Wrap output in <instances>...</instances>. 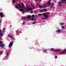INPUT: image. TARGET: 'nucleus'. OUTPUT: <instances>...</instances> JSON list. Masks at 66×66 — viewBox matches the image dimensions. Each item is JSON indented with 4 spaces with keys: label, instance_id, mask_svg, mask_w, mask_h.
Instances as JSON below:
<instances>
[{
    "label": "nucleus",
    "instance_id": "1",
    "mask_svg": "<svg viewBox=\"0 0 66 66\" xmlns=\"http://www.w3.org/2000/svg\"><path fill=\"white\" fill-rule=\"evenodd\" d=\"M49 6H50L51 5V2H49V1H48L47 2V5H46V4H44V5H43L42 6H41L40 5H39V7L40 8H44V7H47L48 5Z\"/></svg>",
    "mask_w": 66,
    "mask_h": 66
},
{
    "label": "nucleus",
    "instance_id": "2",
    "mask_svg": "<svg viewBox=\"0 0 66 66\" xmlns=\"http://www.w3.org/2000/svg\"><path fill=\"white\" fill-rule=\"evenodd\" d=\"M21 3L22 4L21 6L20 4V3H19L18 5V4H16V5L15 8L17 9H18L19 8L24 9V7L23 3L22 2H21Z\"/></svg>",
    "mask_w": 66,
    "mask_h": 66
},
{
    "label": "nucleus",
    "instance_id": "3",
    "mask_svg": "<svg viewBox=\"0 0 66 66\" xmlns=\"http://www.w3.org/2000/svg\"><path fill=\"white\" fill-rule=\"evenodd\" d=\"M42 15H43L44 17H45L46 19H47L48 17L47 13H44L42 14Z\"/></svg>",
    "mask_w": 66,
    "mask_h": 66
},
{
    "label": "nucleus",
    "instance_id": "4",
    "mask_svg": "<svg viewBox=\"0 0 66 66\" xmlns=\"http://www.w3.org/2000/svg\"><path fill=\"white\" fill-rule=\"evenodd\" d=\"M51 50H52V51H54V52H60V51H61V50H55L54 48H50Z\"/></svg>",
    "mask_w": 66,
    "mask_h": 66
},
{
    "label": "nucleus",
    "instance_id": "5",
    "mask_svg": "<svg viewBox=\"0 0 66 66\" xmlns=\"http://www.w3.org/2000/svg\"><path fill=\"white\" fill-rule=\"evenodd\" d=\"M13 44V41H11L10 42V43L9 45V47H12Z\"/></svg>",
    "mask_w": 66,
    "mask_h": 66
},
{
    "label": "nucleus",
    "instance_id": "6",
    "mask_svg": "<svg viewBox=\"0 0 66 66\" xmlns=\"http://www.w3.org/2000/svg\"><path fill=\"white\" fill-rule=\"evenodd\" d=\"M32 10V9H26V12H29V11H31Z\"/></svg>",
    "mask_w": 66,
    "mask_h": 66
},
{
    "label": "nucleus",
    "instance_id": "7",
    "mask_svg": "<svg viewBox=\"0 0 66 66\" xmlns=\"http://www.w3.org/2000/svg\"><path fill=\"white\" fill-rule=\"evenodd\" d=\"M20 12L22 11V13L23 14H24L25 13V11L23 9H20Z\"/></svg>",
    "mask_w": 66,
    "mask_h": 66
},
{
    "label": "nucleus",
    "instance_id": "8",
    "mask_svg": "<svg viewBox=\"0 0 66 66\" xmlns=\"http://www.w3.org/2000/svg\"><path fill=\"white\" fill-rule=\"evenodd\" d=\"M0 15L1 17L2 18L4 16L3 15V13H2V12H1L0 13Z\"/></svg>",
    "mask_w": 66,
    "mask_h": 66
},
{
    "label": "nucleus",
    "instance_id": "9",
    "mask_svg": "<svg viewBox=\"0 0 66 66\" xmlns=\"http://www.w3.org/2000/svg\"><path fill=\"white\" fill-rule=\"evenodd\" d=\"M5 45L4 44H3V43L1 45L0 44V46L1 47H3Z\"/></svg>",
    "mask_w": 66,
    "mask_h": 66
},
{
    "label": "nucleus",
    "instance_id": "10",
    "mask_svg": "<svg viewBox=\"0 0 66 66\" xmlns=\"http://www.w3.org/2000/svg\"><path fill=\"white\" fill-rule=\"evenodd\" d=\"M56 31L58 32H61V30L60 29H58L56 30Z\"/></svg>",
    "mask_w": 66,
    "mask_h": 66
},
{
    "label": "nucleus",
    "instance_id": "11",
    "mask_svg": "<svg viewBox=\"0 0 66 66\" xmlns=\"http://www.w3.org/2000/svg\"><path fill=\"white\" fill-rule=\"evenodd\" d=\"M31 18V15H29L28 16H27V18L28 19H30Z\"/></svg>",
    "mask_w": 66,
    "mask_h": 66
},
{
    "label": "nucleus",
    "instance_id": "12",
    "mask_svg": "<svg viewBox=\"0 0 66 66\" xmlns=\"http://www.w3.org/2000/svg\"><path fill=\"white\" fill-rule=\"evenodd\" d=\"M62 4H61V2H59L58 3V5L59 6H60Z\"/></svg>",
    "mask_w": 66,
    "mask_h": 66
},
{
    "label": "nucleus",
    "instance_id": "13",
    "mask_svg": "<svg viewBox=\"0 0 66 66\" xmlns=\"http://www.w3.org/2000/svg\"><path fill=\"white\" fill-rule=\"evenodd\" d=\"M54 5V3H52L51 5V9H52L53 5Z\"/></svg>",
    "mask_w": 66,
    "mask_h": 66
},
{
    "label": "nucleus",
    "instance_id": "14",
    "mask_svg": "<svg viewBox=\"0 0 66 66\" xmlns=\"http://www.w3.org/2000/svg\"><path fill=\"white\" fill-rule=\"evenodd\" d=\"M1 29L0 28V36H3V33L1 34H0L1 32Z\"/></svg>",
    "mask_w": 66,
    "mask_h": 66
},
{
    "label": "nucleus",
    "instance_id": "15",
    "mask_svg": "<svg viewBox=\"0 0 66 66\" xmlns=\"http://www.w3.org/2000/svg\"><path fill=\"white\" fill-rule=\"evenodd\" d=\"M64 54V52H60V53H59L60 54Z\"/></svg>",
    "mask_w": 66,
    "mask_h": 66
},
{
    "label": "nucleus",
    "instance_id": "16",
    "mask_svg": "<svg viewBox=\"0 0 66 66\" xmlns=\"http://www.w3.org/2000/svg\"><path fill=\"white\" fill-rule=\"evenodd\" d=\"M35 20V18H31V20L32 21H34V20Z\"/></svg>",
    "mask_w": 66,
    "mask_h": 66
},
{
    "label": "nucleus",
    "instance_id": "17",
    "mask_svg": "<svg viewBox=\"0 0 66 66\" xmlns=\"http://www.w3.org/2000/svg\"><path fill=\"white\" fill-rule=\"evenodd\" d=\"M17 33H18V34H19V33H21V31L20 30H19V31H17L16 32Z\"/></svg>",
    "mask_w": 66,
    "mask_h": 66
},
{
    "label": "nucleus",
    "instance_id": "18",
    "mask_svg": "<svg viewBox=\"0 0 66 66\" xmlns=\"http://www.w3.org/2000/svg\"><path fill=\"white\" fill-rule=\"evenodd\" d=\"M66 0H62V3H64V2Z\"/></svg>",
    "mask_w": 66,
    "mask_h": 66
},
{
    "label": "nucleus",
    "instance_id": "19",
    "mask_svg": "<svg viewBox=\"0 0 66 66\" xmlns=\"http://www.w3.org/2000/svg\"><path fill=\"white\" fill-rule=\"evenodd\" d=\"M64 23L63 22V23H60V25H61V26H62L63 25H64Z\"/></svg>",
    "mask_w": 66,
    "mask_h": 66
},
{
    "label": "nucleus",
    "instance_id": "20",
    "mask_svg": "<svg viewBox=\"0 0 66 66\" xmlns=\"http://www.w3.org/2000/svg\"><path fill=\"white\" fill-rule=\"evenodd\" d=\"M47 50H43V52H44V53H45L46 52H47Z\"/></svg>",
    "mask_w": 66,
    "mask_h": 66
},
{
    "label": "nucleus",
    "instance_id": "21",
    "mask_svg": "<svg viewBox=\"0 0 66 66\" xmlns=\"http://www.w3.org/2000/svg\"><path fill=\"white\" fill-rule=\"evenodd\" d=\"M47 11V10L46 9H44V12H46Z\"/></svg>",
    "mask_w": 66,
    "mask_h": 66
},
{
    "label": "nucleus",
    "instance_id": "22",
    "mask_svg": "<svg viewBox=\"0 0 66 66\" xmlns=\"http://www.w3.org/2000/svg\"><path fill=\"white\" fill-rule=\"evenodd\" d=\"M35 15L34 14H33L32 15V18H35Z\"/></svg>",
    "mask_w": 66,
    "mask_h": 66
},
{
    "label": "nucleus",
    "instance_id": "23",
    "mask_svg": "<svg viewBox=\"0 0 66 66\" xmlns=\"http://www.w3.org/2000/svg\"><path fill=\"white\" fill-rule=\"evenodd\" d=\"M26 17H22V19H23V18L24 19V20H26V19H25V18H26Z\"/></svg>",
    "mask_w": 66,
    "mask_h": 66
},
{
    "label": "nucleus",
    "instance_id": "24",
    "mask_svg": "<svg viewBox=\"0 0 66 66\" xmlns=\"http://www.w3.org/2000/svg\"><path fill=\"white\" fill-rule=\"evenodd\" d=\"M8 36H9V38H11L12 37V35L10 36V34L8 35Z\"/></svg>",
    "mask_w": 66,
    "mask_h": 66
},
{
    "label": "nucleus",
    "instance_id": "25",
    "mask_svg": "<svg viewBox=\"0 0 66 66\" xmlns=\"http://www.w3.org/2000/svg\"><path fill=\"white\" fill-rule=\"evenodd\" d=\"M3 42L2 41L0 40V44H1L0 45H1L2 44Z\"/></svg>",
    "mask_w": 66,
    "mask_h": 66
},
{
    "label": "nucleus",
    "instance_id": "26",
    "mask_svg": "<svg viewBox=\"0 0 66 66\" xmlns=\"http://www.w3.org/2000/svg\"><path fill=\"white\" fill-rule=\"evenodd\" d=\"M61 28L62 29H64L65 27H64V26H61Z\"/></svg>",
    "mask_w": 66,
    "mask_h": 66
},
{
    "label": "nucleus",
    "instance_id": "27",
    "mask_svg": "<svg viewBox=\"0 0 66 66\" xmlns=\"http://www.w3.org/2000/svg\"><path fill=\"white\" fill-rule=\"evenodd\" d=\"M36 22V21H34V22H32V23L33 24H35Z\"/></svg>",
    "mask_w": 66,
    "mask_h": 66
},
{
    "label": "nucleus",
    "instance_id": "28",
    "mask_svg": "<svg viewBox=\"0 0 66 66\" xmlns=\"http://www.w3.org/2000/svg\"><path fill=\"white\" fill-rule=\"evenodd\" d=\"M27 9H31L30 6H27Z\"/></svg>",
    "mask_w": 66,
    "mask_h": 66
},
{
    "label": "nucleus",
    "instance_id": "29",
    "mask_svg": "<svg viewBox=\"0 0 66 66\" xmlns=\"http://www.w3.org/2000/svg\"><path fill=\"white\" fill-rule=\"evenodd\" d=\"M3 52H2V51H1V52H0V54H3Z\"/></svg>",
    "mask_w": 66,
    "mask_h": 66
},
{
    "label": "nucleus",
    "instance_id": "30",
    "mask_svg": "<svg viewBox=\"0 0 66 66\" xmlns=\"http://www.w3.org/2000/svg\"><path fill=\"white\" fill-rule=\"evenodd\" d=\"M13 3H15V0H13Z\"/></svg>",
    "mask_w": 66,
    "mask_h": 66
},
{
    "label": "nucleus",
    "instance_id": "31",
    "mask_svg": "<svg viewBox=\"0 0 66 66\" xmlns=\"http://www.w3.org/2000/svg\"><path fill=\"white\" fill-rule=\"evenodd\" d=\"M41 15H42L41 14H38V16H40V15L41 16Z\"/></svg>",
    "mask_w": 66,
    "mask_h": 66
},
{
    "label": "nucleus",
    "instance_id": "32",
    "mask_svg": "<svg viewBox=\"0 0 66 66\" xmlns=\"http://www.w3.org/2000/svg\"><path fill=\"white\" fill-rule=\"evenodd\" d=\"M44 12V10H40V12Z\"/></svg>",
    "mask_w": 66,
    "mask_h": 66
},
{
    "label": "nucleus",
    "instance_id": "33",
    "mask_svg": "<svg viewBox=\"0 0 66 66\" xmlns=\"http://www.w3.org/2000/svg\"><path fill=\"white\" fill-rule=\"evenodd\" d=\"M64 52H66V49H64Z\"/></svg>",
    "mask_w": 66,
    "mask_h": 66
},
{
    "label": "nucleus",
    "instance_id": "34",
    "mask_svg": "<svg viewBox=\"0 0 66 66\" xmlns=\"http://www.w3.org/2000/svg\"><path fill=\"white\" fill-rule=\"evenodd\" d=\"M25 23V21H23V24H24Z\"/></svg>",
    "mask_w": 66,
    "mask_h": 66
},
{
    "label": "nucleus",
    "instance_id": "35",
    "mask_svg": "<svg viewBox=\"0 0 66 66\" xmlns=\"http://www.w3.org/2000/svg\"><path fill=\"white\" fill-rule=\"evenodd\" d=\"M5 30V27H4V28H3V30Z\"/></svg>",
    "mask_w": 66,
    "mask_h": 66
},
{
    "label": "nucleus",
    "instance_id": "36",
    "mask_svg": "<svg viewBox=\"0 0 66 66\" xmlns=\"http://www.w3.org/2000/svg\"><path fill=\"white\" fill-rule=\"evenodd\" d=\"M31 5L33 6V7H34V6L32 3H31Z\"/></svg>",
    "mask_w": 66,
    "mask_h": 66
},
{
    "label": "nucleus",
    "instance_id": "37",
    "mask_svg": "<svg viewBox=\"0 0 66 66\" xmlns=\"http://www.w3.org/2000/svg\"><path fill=\"white\" fill-rule=\"evenodd\" d=\"M55 58L56 59L57 58V56H55Z\"/></svg>",
    "mask_w": 66,
    "mask_h": 66
},
{
    "label": "nucleus",
    "instance_id": "38",
    "mask_svg": "<svg viewBox=\"0 0 66 66\" xmlns=\"http://www.w3.org/2000/svg\"><path fill=\"white\" fill-rule=\"evenodd\" d=\"M9 53H7V54H6V55H9Z\"/></svg>",
    "mask_w": 66,
    "mask_h": 66
},
{
    "label": "nucleus",
    "instance_id": "39",
    "mask_svg": "<svg viewBox=\"0 0 66 66\" xmlns=\"http://www.w3.org/2000/svg\"><path fill=\"white\" fill-rule=\"evenodd\" d=\"M33 12L32 11H31V14H32V13H33Z\"/></svg>",
    "mask_w": 66,
    "mask_h": 66
},
{
    "label": "nucleus",
    "instance_id": "40",
    "mask_svg": "<svg viewBox=\"0 0 66 66\" xmlns=\"http://www.w3.org/2000/svg\"><path fill=\"white\" fill-rule=\"evenodd\" d=\"M35 17H37V15H35Z\"/></svg>",
    "mask_w": 66,
    "mask_h": 66
},
{
    "label": "nucleus",
    "instance_id": "41",
    "mask_svg": "<svg viewBox=\"0 0 66 66\" xmlns=\"http://www.w3.org/2000/svg\"><path fill=\"white\" fill-rule=\"evenodd\" d=\"M1 20H0V23H1Z\"/></svg>",
    "mask_w": 66,
    "mask_h": 66
},
{
    "label": "nucleus",
    "instance_id": "42",
    "mask_svg": "<svg viewBox=\"0 0 66 66\" xmlns=\"http://www.w3.org/2000/svg\"><path fill=\"white\" fill-rule=\"evenodd\" d=\"M48 14H50V13L48 12Z\"/></svg>",
    "mask_w": 66,
    "mask_h": 66
},
{
    "label": "nucleus",
    "instance_id": "43",
    "mask_svg": "<svg viewBox=\"0 0 66 66\" xmlns=\"http://www.w3.org/2000/svg\"><path fill=\"white\" fill-rule=\"evenodd\" d=\"M42 19H45V18H43Z\"/></svg>",
    "mask_w": 66,
    "mask_h": 66
},
{
    "label": "nucleus",
    "instance_id": "44",
    "mask_svg": "<svg viewBox=\"0 0 66 66\" xmlns=\"http://www.w3.org/2000/svg\"><path fill=\"white\" fill-rule=\"evenodd\" d=\"M3 31L4 32H5V30H3Z\"/></svg>",
    "mask_w": 66,
    "mask_h": 66
},
{
    "label": "nucleus",
    "instance_id": "45",
    "mask_svg": "<svg viewBox=\"0 0 66 66\" xmlns=\"http://www.w3.org/2000/svg\"><path fill=\"white\" fill-rule=\"evenodd\" d=\"M12 26H10V27H12Z\"/></svg>",
    "mask_w": 66,
    "mask_h": 66
},
{
    "label": "nucleus",
    "instance_id": "46",
    "mask_svg": "<svg viewBox=\"0 0 66 66\" xmlns=\"http://www.w3.org/2000/svg\"><path fill=\"white\" fill-rule=\"evenodd\" d=\"M44 21V22H45V21Z\"/></svg>",
    "mask_w": 66,
    "mask_h": 66
},
{
    "label": "nucleus",
    "instance_id": "47",
    "mask_svg": "<svg viewBox=\"0 0 66 66\" xmlns=\"http://www.w3.org/2000/svg\"><path fill=\"white\" fill-rule=\"evenodd\" d=\"M65 3L66 4V2H65Z\"/></svg>",
    "mask_w": 66,
    "mask_h": 66
},
{
    "label": "nucleus",
    "instance_id": "48",
    "mask_svg": "<svg viewBox=\"0 0 66 66\" xmlns=\"http://www.w3.org/2000/svg\"><path fill=\"white\" fill-rule=\"evenodd\" d=\"M0 39H1V37L0 36Z\"/></svg>",
    "mask_w": 66,
    "mask_h": 66
},
{
    "label": "nucleus",
    "instance_id": "49",
    "mask_svg": "<svg viewBox=\"0 0 66 66\" xmlns=\"http://www.w3.org/2000/svg\"><path fill=\"white\" fill-rule=\"evenodd\" d=\"M52 0H50V1H51Z\"/></svg>",
    "mask_w": 66,
    "mask_h": 66
},
{
    "label": "nucleus",
    "instance_id": "50",
    "mask_svg": "<svg viewBox=\"0 0 66 66\" xmlns=\"http://www.w3.org/2000/svg\"><path fill=\"white\" fill-rule=\"evenodd\" d=\"M1 25V24H0V26Z\"/></svg>",
    "mask_w": 66,
    "mask_h": 66
},
{
    "label": "nucleus",
    "instance_id": "51",
    "mask_svg": "<svg viewBox=\"0 0 66 66\" xmlns=\"http://www.w3.org/2000/svg\"><path fill=\"white\" fill-rule=\"evenodd\" d=\"M40 1H41V0H40Z\"/></svg>",
    "mask_w": 66,
    "mask_h": 66
},
{
    "label": "nucleus",
    "instance_id": "52",
    "mask_svg": "<svg viewBox=\"0 0 66 66\" xmlns=\"http://www.w3.org/2000/svg\"><path fill=\"white\" fill-rule=\"evenodd\" d=\"M65 27H66V25H65Z\"/></svg>",
    "mask_w": 66,
    "mask_h": 66
},
{
    "label": "nucleus",
    "instance_id": "53",
    "mask_svg": "<svg viewBox=\"0 0 66 66\" xmlns=\"http://www.w3.org/2000/svg\"><path fill=\"white\" fill-rule=\"evenodd\" d=\"M65 19H66V18Z\"/></svg>",
    "mask_w": 66,
    "mask_h": 66
}]
</instances>
